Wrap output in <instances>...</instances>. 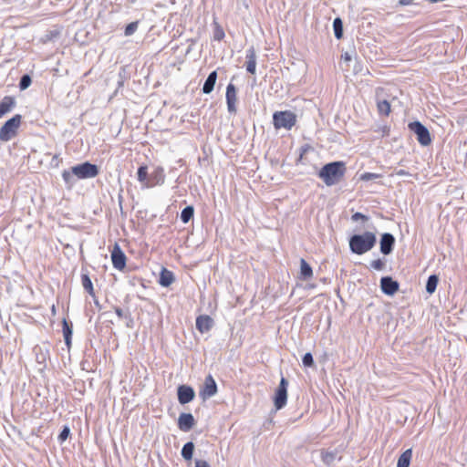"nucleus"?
Here are the masks:
<instances>
[{
	"label": "nucleus",
	"instance_id": "f257e3e1",
	"mask_svg": "<svg viewBox=\"0 0 467 467\" xmlns=\"http://www.w3.org/2000/svg\"><path fill=\"white\" fill-rule=\"evenodd\" d=\"M346 171V163L337 161L325 164L317 175L327 186H332L338 183L344 178Z\"/></svg>",
	"mask_w": 467,
	"mask_h": 467
},
{
	"label": "nucleus",
	"instance_id": "f03ea898",
	"mask_svg": "<svg viewBox=\"0 0 467 467\" xmlns=\"http://www.w3.org/2000/svg\"><path fill=\"white\" fill-rule=\"evenodd\" d=\"M377 237L371 232L354 234L349 239V248L356 254H363L370 251L376 244Z\"/></svg>",
	"mask_w": 467,
	"mask_h": 467
},
{
	"label": "nucleus",
	"instance_id": "7ed1b4c3",
	"mask_svg": "<svg viewBox=\"0 0 467 467\" xmlns=\"http://www.w3.org/2000/svg\"><path fill=\"white\" fill-rule=\"evenodd\" d=\"M22 122V116L16 114L6 120L0 129V141L7 142L14 139L17 133Z\"/></svg>",
	"mask_w": 467,
	"mask_h": 467
},
{
	"label": "nucleus",
	"instance_id": "20e7f679",
	"mask_svg": "<svg viewBox=\"0 0 467 467\" xmlns=\"http://www.w3.org/2000/svg\"><path fill=\"white\" fill-rule=\"evenodd\" d=\"M296 123V115L290 111H276L273 115V124L276 130L285 129L290 130Z\"/></svg>",
	"mask_w": 467,
	"mask_h": 467
},
{
	"label": "nucleus",
	"instance_id": "39448f33",
	"mask_svg": "<svg viewBox=\"0 0 467 467\" xmlns=\"http://www.w3.org/2000/svg\"><path fill=\"white\" fill-rule=\"evenodd\" d=\"M71 168L76 178L81 180L94 178L99 172V167L89 161H85Z\"/></svg>",
	"mask_w": 467,
	"mask_h": 467
},
{
	"label": "nucleus",
	"instance_id": "423d86ee",
	"mask_svg": "<svg viewBox=\"0 0 467 467\" xmlns=\"http://www.w3.org/2000/svg\"><path fill=\"white\" fill-rule=\"evenodd\" d=\"M287 386L288 381L282 377L274 397V405L277 410L283 409L286 404Z\"/></svg>",
	"mask_w": 467,
	"mask_h": 467
},
{
	"label": "nucleus",
	"instance_id": "0eeeda50",
	"mask_svg": "<svg viewBox=\"0 0 467 467\" xmlns=\"http://www.w3.org/2000/svg\"><path fill=\"white\" fill-rule=\"evenodd\" d=\"M409 128L411 131H413L416 134L418 141L422 146H428L431 142V135L428 129L420 121L410 122L409 124Z\"/></svg>",
	"mask_w": 467,
	"mask_h": 467
},
{
	"label": "nucleus",
	"instance_id": "6e6552de",
	"mask_svg": "<svg viewBox=\"0 0 467 467\" xmlns=\"http://www.w3.org/2000/svg\"><path fill=\"white\" fill-rule=\"evenodd\" d=\"M217 393V384L212 375H208L200 390V396L202 400L213 397Z\"/></svg>",
	"mask_w": 467,
	"mask_h": 467
},
{
	"label": "nucleus",
	"instance_id": "1a4fd4ad",
	"mask_svg": "<svg viewBox=\"0 0 467 467\" xmlns=\"http://www.w3.org/2000/svg\"><path fill=\"white\" fill-rule=\"evenodd\" d=\"M111 261L114 268L122 270L126 266V255L118 244H114L111 251Z\"/></svg>",
	"mask_w": 467,
	"mask_h": 467
},
{
	"label": "nucleus",
	"instance_id": "9d476101",
	"mask_svg": "<svg viewBox=\"0 0 467 467\" xmlns=\"http://www.w3.org/2000/svg\"><path fill=\"white\" fill-rule=\"evenodd\" d=\"M226 104L227 109L229 113L235 114L237 111L236 102H237V91L236 88L234 84L229 83L226 88Z\"/></svg>",
	"mask_w": 467,
	"mask_h": 467
},
{
	"label": "nucleus",
	"instance_id": "9b49d317",
	"mask_svg": "<svg viewBox=\"0 0 467 467\" xmlns=\"http://www.w3.org/2000/svg\"><path fill=\"white\" fill-rule=\"evenodd\" d=\"M381 291L387 296H393L399 291L400 284L391 276H383L380 279Z\"/></svg>",
	"mask_w": 467,
	"mask_h": 467
},
{
	"label": "nucleus",
	"instance_id": "f8f14e48",
	"mask_svg": "<svg viewBox=\"0 0 467 467\" xmlns=\"http://www.w3.org/2000/svg\"><path fill=\"white\" fill-rule=\"evenodd\" d=\"M178 400L181 404H187L191 402L194 397V389L188 385H181L177 389Z\"/></svg>",
	"mask_w": 467,
	"mask_h": 467
},
{
	"label": "nucleus",
	"instance_id": "ddd939ff",
	"mask_svg": "<svg viewBox=\"0 0 467 467\" xmlns=\"http://www.w3.org/2000/svg\"><path fill=\"white\" fill-rule=\"evenodd\" d=\"M165 182L164 170L161 167H156L150 173L149 182L146 184V188H152L156 185H161Z\"/></svg>",
	"mask_w": 467,
	"mask_h": 467
},
{
	"label": "nucleus",
	"instance_id": "4468645a",
	"mask_svg": "<svg viewBox=\"0 0 467 467\" xmlns=\"http://www.w3.org/2000/svg\"><path fill=\"white\" fill-rule=\"evenodd\" d=\"M395 244V237L389 233H385L381 235L379 241L380 252L388 255L392 253Z\"/></svg>",
	"mask_w": 467,
	"mask_h": 467
},
{
	"label": "nucleus",
	"instance_id": "2eb2a0df",
	"mask_svg": "<svg viewBox=\"0 0 467 467\" xmlns=\"http://www.w3.org/2000/svg\"><path fill=\"white\" fill-rule=\"evenodd\" d=\"M195 425V420L192 413H182L178 419V427L182 431H189Z\"/></svg>",
	"mask_w": 467,
	"mask_h": 467
},
{
	"label": "nucleus",
	"instance_id": "dca6fc26",
	"mask_svg": "<svg viewBox=\"0 0 467 467\" xmlns=\"http://www.w3.org/2000/svg\"><path fill=\"white\" fill-rule=\"evenodd\" d=\"M213 319L208 315H202L196 318V328L201 333H206L211 330L213 326Z\"/></svg>",
	"mask_w": 467,
	"mask_h": 467
},
{
	"label": "nucleus",
	"instance_id": "f3484780",
	"mask_svg": "<svg viewBox=\"0 0 467 467\" xmlns=\"http://www.w3.org/2000/svg\"><path fill=\"white\" fill-rule=\"evenodd\" d=\"M16 106V99L11 96H5L0 102V119L10 112Z\"/></svg>",
	"mask_w": 467,
	"mask_h": 467
},
{
	"label": "nucleus",
	"instance_id": "a211bd4d",
	"mask_svg": "<svg viewBox=\"0 0 467 467\" xmlns=\"http://www.w3.org/2000/svg\"><path fill=\"white\" fill-rule=\"evenodd\" d=\"M256 68V54L254 47L246 50V70L251 74L255 73Z\"/></svg>",
	"mask_w": 467,
	"mask_h": 467
},
{
	"label": "nucleus",
	"instance_id": "6ab92c4d",
	"mask_svg": "<svg viewBox=\"0 0 467 467\" xmlns=\"http://www.w3.org/2000/svg\"><path fill=\"white\" fill-rule=\"evenodd\" d=\"M174 275L171 271L163 268L160 274L159 284L163 287L170 286L174 282Z\"/></svg>",
	"mask_w": 467,
	"mask_h": 467
},
{
	"label": "nucleus",
	"instance_id": "aec40b11",
	"mask_svg": "<svg viewBox=\"0 0 467 467\" xmlns=\"http://www.w3.org/2000/svg\"><path fill=\"white\" fill-rule=\"evenodd\" d=\"M216 80H217V72L214 70V71H212L208 75L206 80L204 81V84L202 86V92L204 94H210L214 88Z\"/></svg>",
	"mask_w": 467,
	"mask_h": 467
},
{
	"label": "nucleus",
	"instance_id": "412c9836",
	"mask_svg": "<svg viewBox=\"0 0 467 467\" xmlns=\"http://www.w3.org/2000/svg\"><path fill=\"white\" fill-rule=\"evenodd\" d=\"M321 458L325 464L331 465L336 460L340 461L341 456H338L337 450L334 451H322Z\"/></svg>",
	"mask_w": 467,
	"mask_h": 467
},
{
	"label": "nucleus",
	"instance_id": "4be33fe9",
	"mask_svg": "<svg viewBox=\"0 0 467 467\" xmlns=\"http://www.w3.org/2000/svg\"><path fill=\"white\" fill-rule=\"evenodd\" d=\"M313 276V270L310 265L305 260H300V276L302 280H308Z\"/></svg>",
	"mask_w": 467,
	"mask_h": 467
},
{
	"label": "nucleus",
	"instance_id": "5701e85b",
	"mask_svg": "<svg viewBox=\"0 0 467 467\" xmlns=\"http://www.w3.org/2000/svg\"><path fill=\"white\" fill-rule=\"evenodd\" d=\"M62 331L65 343L67 348H70L72 339V324L67 322L65 318L62 321Z\"/></svg>",
	"mask_w": 467,
	"mask_h": 467
},
{
	"label": "nucleus",
	"instance_id": "b1692460",
	"mask_svg": "<svg viewBox=\"0 0 467 467\" xmlns=\"http://www.w3.org/2000/svg\"><path fill=\"white\" fill-rule=\"evenodd\" d=\"M81 282L84 289L93 297L95 298V292L92 285V281L89 278L88 275L84 274L81 275ZM95 304L98 305V300L94 299Z\"/></svg>",
	"mask_w": 467,
	"mask_h": 467
},
{
	"label": "nucleus",
	"instance_id": "393cba45",
	"mask_svg": "<svg viewBox=\"0 0 467 467\" xmlns=\"http://www.w3.org/2000/svg\"><path fill=\"white\" fill-rule=\"evenodd\" d=\"M412 457L411 449H408L401 453L398 459L397 467H409Z\"/></svg>",
	"mask_w": 467,
	"mask_h": 467
},
{
	"label": "nucleus",
	"instance_id": "a878e982",
	"mask_svg": "<svg viewBox=\"0 0 467 467\" xmlns=\"http://www.w3.org/2000/svg\"><path fill=\"white\" fill-rule=\"evenodd\" d=\"M138 181L141 183L142 187L146 188V184L149 182L150 173L148 172V167L141 165L139 167L137 171Z\"/></svg>",
	"mask_w": 467,
	"mask_h": 467
},
{
	"label": "nucleus",
	"instance_id": "bb28decb",
	"mask_svg": "<svg viewBox=\"0 0 467 467\" xmlns=\"http://www.w3.org/2000/svg\"><path fill=\"white\" fill-rule=\"evenodd\" d=\"M439 282V278L436 275H431L428 277L427 283H426V292L430 295L433 294L437 288Z\"/></svg>",
	"mask_w": 467,
	"mask_h": 467
},
{
	"label": "nucleus",
	"instance_id": "cd10ccee",
	"mask_svg": "<svg viewBox=\"0 0 467 467\" xmlns=\"http://www.w3.org/2000/svg\"><path fill=\"white\" fill-rule=\"evenodd\" d=\"M194 215V208L192 205L186 206L182 209L181 213V221L183 223H187L190 222L191 219L193 218Z\"/></svg>",
	"mask_w": 467,
	"mask_h": 467
},
{
	"label": "nucleus",
	"instance_id": "c85d7f7f",
	"mask_svg": "<svg viewBox=\"0 0 467 467\" xmlns=\"http://www.w3.org/2000/svg\"><path fill=\"white\" fill-rule=\"evenodd\" d=\"M194 451V444L192 441L186 442L182 449V456L189 461L192 460Z\"/></svg>",
	"mask_w": 467,
	"mask_h": 467
},
{
	"label": "nucleus",
	"instance_id": "c756f323",
	"mask_svg": "<svg viewBox=\"0 0 467 467\" xmlns=\"http://www.w3.org/2000/svg\"><path fill=\"white\" fill-rule=\"evenodd\" d=\"M75 177L76 176L73 173L72 168L70 170H65L62 172V178L68 188H71L75 184V182H76Z\"/></svg>",
	"mask_w": 467,
	"mask_h": 467
},
{
	"label": "nucleus",
	"instance_id": "7c9ffc66",
	"mask_svg": "<svg viewBox=\"0 0 467 467\" xmlns=\"http://www.w3.org/2000/svg\"><path fill=\"white\" fill-rule=\"evenodd\" d=\"M379 113L384 116H389L390 113V104L388 100H379L377 103Z\"/></svg>",
	"mask_w": 467,
	"mask_h": 467
},
{
	"label": "nucleus",
	"instance_id": "2f4dec72",
	"mask_svg": "<svg viewBox=\"0 0 467 467\" xmlns=\"http://www.w3.org/2000/svg\"><path fill=\"white\" fill-rule=\"evenodd\" d=\"M333 28L336 38L340 39L343 36V23L339 17L334 19Z\"/></svg>",
	"mask_w": 467,
	"mask_h": 467
},
{
	"label": "nucleus",
	"instance_id": "473e14b6",
	"mask_svg": "<svg viewBox=\"0 0 467 467\" xmlns=\"http://www.w3.org/2000/svg\"><path fill=\"white\" fill-rule=\"evenodd\" d=\"M32 79L31 77L27 74L23 75L19 81V88L21 90L26 89L31 85Z\"/></svg>",
	"mask_w": 467,
	"mask_h": 467
},
{
	"label": "nucleus",
	"instance_id": "72a5a7b5",
	"mask_svg": "<svg viewBox=\"0 0 467 467\" xmlns=\"http://www.w3.org/2000/svg\"><path fill=\"white\" fill-rule=\"evenodd\" d=\"M138 26H139L138 21L131 22L129 25H127L125 27V31H124L125 36H130L133 35L136 32V30L138 29Z\"/></svg>",
	"mask_w": 467,
	"mask_h": 467
},
{
	"label": "nucleus",
	"instance_id": "f704fd0d",
	"mask_svg": "<svg viewBox=\"0 0 467 467\" xmlns=\"http://www.w3.org/2000/svg\"><path fill=\"white\" fill-rule=\"evenodd\" d=\"M69 434L70 429L67 426H64L57 438L59 442H64L68 438Z\"/></svg>",
	"mask_w": 467,
	"mask_h": 467
},
{
	"label": "nucleus",
	"instance_id": "c9c22d12",
	"mask_svg": "<svg viewBox=\"0 0 467 467\" xmlns=\"http://www.w3.org/2000/svg\"><path fill=\"white\" fill-rule=\"evenodd\" d=\"M302 362L305 367H312L314 365V358L311 353L307 352L303 356Z\"/></svg>",
	"mask_w": 467,
	"mask_h": 467
},
{
	"label": "nucleus",
	"instance_id": "e433bc0d",
	"mask_svg": "<svg viewBox=\"0 0 467 467\" xmlns=\"http://www.w3.org/2000/svg\"><path fill=\"white\" fill-rule=\"evenodd\" d=\"M379 177H380V175L378 173L365 172L360 176V180L364 181V182H368V181L376 180Z\"/></svg>",
	"mask_w": 467,
	"mask_h": 467
},
{
	"label": "nucleus",
	"instance_id": "4c0bfd02",
	"mask_svg": "<svg viewBox=\"0 0 467 467\" xmlns=\"http://www.w3.org/2000/svg\"><path fill=\"white\" fill-rule=\"evenodd\" d=\"M370 266L378 271H381L385 267V262L382 259H377L370 263Z\"/></svg>",
	"mask_w": 467,
	"mask_h": 467
},
{
	"label": "nucleus",
	"instance_id": "58836bf2",
	"mask_svg": "<svg viewBox=\"0 0 467 467\" xmlns=\"http://www.w3.org/2000/svg\"><path fill=\"white\" fill-rule=\"evenodd\" d=\"M224 37V32L223 28L216 24V27L213 34V38L217 41H221Z\"/></svg>",
	"mask_w": 467,
	"mask_h": 467
},
{
	"label": "nucleus",
	"instance_id": "ea45409f",
	"mask_svg": "<svg viewBox=\"0 0 467 467\" xmlns=\"http://www.w3.org/2000/svg\"><path fill=\"white\" fill-rule=\"evenodd\" d=\"M114 310H115V313L116 315L119 317V318H122V317H125V318H129L130 322H132V318L130 317V314L128 313V314H124L123 310L119 307V306H116L114 307Z\"/></svg>",
	"mask_w": 467,
	"mask_h": 467
},
{
	"label": "nucleus",
	"instance_id": "a19ab883",
	"mask_svg": "<svg viewBox=\"0 0 467 467\" xmlns=\"http://www.w3.org/2000/svg\"><path fill=\"white\" fill-rule=\"evenodd\" d=\"M352 220L354 222H357L358 220H363V221H367L368 220V217L366 215H364L363 213H355L353 215H352Z\"/></svg>",
	"mask_w": 467,
	"mask_h": 467
},
{
	"label": "nucleus",
	"instance_id": "79ce46f5",
	"mask_svg": "<svg viewBox=\"0 0 467 467\" xmlns=\"http://www.w3.org/2000/svg\"><path fill=\"white\" fill-rule=\"evenodd\" d=\"M195 467H211L210 464L204 460H196Z\"/></svg>",
	"mask_w": 467,
	"mask_h": 467
},
{
	"label": "nucleus",
	"instance_id": "37998d69",
	"mask_svg": "<svg viewBox=\"0 0 467 467\" xmlns=\"http://www.w3.org/2000/svg\"><path fill=\"white\" fill-rule=\"evenodd\" d=\"M414 0H400L399 5L401 6L410 5L413 3Z\"/></svg>",
	"mask_w": 467,
	"mask_h": 467
},
{
	"label": "nucleus",
	"instance_id": "c03bdc74",
	"mask_svg": "<svg viewBox=\"0 0 467 467\" xmlns=\"http://www.w3.org/2000/svg\"><path fill=\"white\" fill-rule=\"evenodd\" d=\"M342 58L345 61H350L351 60V56L348 53H345L344 55H342Z\"/></svg>",
	"mask_w": 467,
	"mask_h": 467
},
{
	"label": "nucleus",
	"instance_id": "a18cd8bd",
	"mask_svg": "<svg viewBox=\"0 0 467 467\" xmlns=\"http://www.w3.org/2000/svg\"><path fill=\"white\" fill-rule=\"evenodd\" d=\"M396 173H397V175H400V176L408 174V172L405 171L404 170H400Z\"/></svg>",
	"mask_w": 467,
	"mask_h": 467
}]
</instances>
